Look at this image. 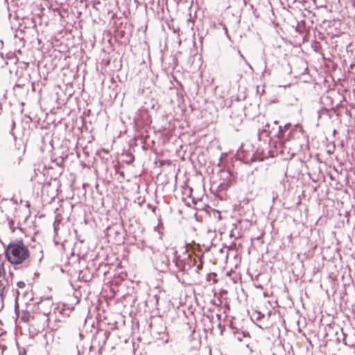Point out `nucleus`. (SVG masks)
Masks as SVG:
<instances>
[{
	"label": "nucleus",
	"mask_w": 355,
	"mask_h": 355,
	"mask_svg": "<svg viewBox=\"0 0 355 355\" xmlns=\"http://www.w3.org/2000/svg\"><path fill=\"white\" fill-rule=\"evenodd\" d=\"M8 286V281L6 279V271L3 262L0 256V295H2Z\"/></svg>",
	"instance_id": "2"
},
{
	"label": "nucleus",
	"mask_w": 355,
	"mask_h": 355,
	"mask_svg": "<svg viewBox=\"0 0 355 355\" xmlns=\"http://www.w3.org/2000/svg\"><path fill=\"white\" fill-rule=\"evenodd\" d=\"M5 254L11 264L19 265L29 258L30 252L22 241H19L10 243L6 249Z\"/></svg>",
	"instance_id": "1"
},
{
	"label": "nucleus",
	"mask_w": 355,
	"mask_h": 355,
	"mask_svg": "<svg viewBox=\"0 0 355 355\" xmlns=\"http://www.w3.org/2000/svg\"><path fill=\"white\" fill-rule=\"evenodd\" d=\"M198 269L200 270L202 269V263L201 262L198 266H197Z\"/></svg>",
	"instance_id": "4"
},
{
	"label": "nucleus",
	"mask_w": 355,
	"mask_h": 355,
	"mask_svg": "<svg viewBox=\"0 0 355 355\" xmlns=\"http://www.w3.org/2000/svg\"><path fill=\"white\" fill-rule=\"evenodd\" d=\"M17 286L19 288H24L26 286L25 283L23 281H19L17 283Z\"/></svg>",
	"instance_id": "3"
}]
</instances>
